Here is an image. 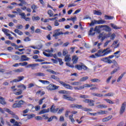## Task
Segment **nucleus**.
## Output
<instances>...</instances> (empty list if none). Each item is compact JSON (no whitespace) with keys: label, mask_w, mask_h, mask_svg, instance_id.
<instances>
[{"label":"nucleus","mask_w":126,"mask_h":126,"mask_svg":"<svg viewBox=\"0 0 126 126\" xmlns=\"http://www.w3.org/2000/svg\"><path fill=\"white\" fill-rule=\"evenodd\" d=\"M47 71H48V72H50V73H52V74H54V75L60 74V73L58 72H56L51 69H47Z\"/></svg>","instance_id":"27"},{"label":"nucleus","mask_w":126,"mask_h":126,"mask_svg":"<svg viewBox=\"0 0 126 126\" xmlns=\"http://www.w3.org/2000/svg\"><path fill=\"white\" fill-rule=\"evenodd\" d=\"M31 7L32 9V10L37 9V8H38V7L37 6V5H36L34 4L32 5Z\"/></svg>","instance_id":"62"},{"label":"nucleus","mask_w":126,"mask_h":126,"mask_svg":"<svg viewBox=\"0 0 126 126\" xmlns=\"http://www.w3.org/2000/svg\"><path fill=\"white\" fill-rule=\"evenodd\" d=\"M70 108H72L73 109H82L83 111L85 112H88V108H84L82 107V105L76 104H72L69 105Z\"/></svg>","instance_id":"2"},{"label":"nucleus","mask_w":126,"mask_h":126,"mask_svg":"<svg viewBox=\"0 0 126 126\" xmlns=\"http://www.w3.org/2000/svg\"><path fill=\"white\" fill-rule=\"evenodd\" d=\"M93 31H98V27H95V28H94V29L93 28H91L90 30V32L89 33V35H92V36H94V35H95V32H93Z\"/></svg>","instance_id":"16"},{"label":"nucleus","mask_w":126,"mask_h":126,"mask_svg":"<svg viewBox=\"0 0 126 126\" xmlns=\"http://www.w3.org/2000/svg\"><path fill=\"white\" fill-rule=\"evenodd\" d=\"M44 51L45 52H43V54L44 55L45 57H47V58L53 57V54H52L54 52V49L53 48H51V50L47 49Z\"/></svg>","instance_id":"3"},{"label":"nucleus","mask_w":126,"mask_h":126,"mask_svg":"<svg viewBox=\"0 0 126 126\" xmlns=\"http://www.w3.org/2000/svg\"><path fill=\"white\" fill-rule=\"evenodd\" d=\"M72 61L73 62V63H77L78 61V57L76 56H73Z\"/></svg>","instance_id":"26"},{"label":"nucleus","mask_w":126,"mask_h":126,"mask_svg":"<svg viewBox=\"0 0 126 126\" xmlns=\"http://www.w3.org/2000/svg\"><path fill=\"white\" fill-rule=\"evenodd\" d=\"M19 64L21 65V66H25V65H27L28 64V63L25 62L24 63H20Z\"/></svg>","instance_id":"58"},{"label":"nucleus","mask_w":126,"mask_h":126,"mask_svg":"<svg viewBox=\"0 0 126 126\" xmlns=\"http://www.w3.org/2000/svg\"><path fill=\"white\" fill-rule=\"evenodd\" d=\"M16 28L18 30L19 29L20 30H21V29L23 28V26H22V25H18L16 26Z\"/></svg>","instance_id":"61"},{"label":"nucleus","mask_w":126,"mask_h":126,"mask_svg":"<svg viewBox=\"0 0 126 126\" xmlns=\"http://www.w3.org/2000/svg\"><path fill=\"white\" fill-rule=\"evenodd\" d=\"M15 10H16L18 14H19V15L22 13V10H21V9L19 8H16L15 9Z\"/></svg>","instance_id":"53"},{"label":"nucleus","mask_w":126,"mask_h":126,"mask_svg":"<svg viewBox=\"0 0 126 126\" xmlns=\"http://www.w3.org/2000/svg\"><path fill=\"white\" fill-rule=\"evenodd\" d=\"M47 13L49 15L50 17L54 16V13H53V11H52V10H49L47 12Z\"/></svg>","instance_id":"50"},{"label":"nucleus","mask_w":126,"mask_h":126,"mask_svg":"<svg viewBox=\"0 0 126 126\" xmlns=\"http://www.w3.org/2000/svg\"><path fill=\"white\" fill-rule=\"evenodd\" d=\"M104 30L105 31H106V32H111V31H112V29H111V28L107 25L104 27Z\"/></svg>","instance_id":"36"},{"label":"nucleus","mask_w":126,"mask_h":126,"mask_svg":"<svg viewBox=\"0 0 126 126\" xmlns=\"http://www.w3.org/2000/svg\"><path fill=\"white\" fill-rule=\"evenodd\" d=\"M104 17H105V19H106L107 20H112L114 19L113 16H108L107 15H105L104 16Z\"/></svg>","instance_id":"39"},{"label":"nucleus","mask_w":126,"mask_h":126,"mask_svg":"<svg viewBox=\"0 0 126 126\" xmlns=\"http://www.w3.org/2000/svg\"><path fill=\"white\" fill-rule=\"evenodd\" d=\"M30 58L27 57L26 55H22L20 58V62H28Z\"/></svg>","instance_id":"17"},{"label":"nucleus","mask_w":126,"mask_h":126,"mask_svg":"<svg viewBox=\"0 0 126 126\" xmlns=\"http://www.w3.org/2000/svg\"><path fill=\"white\" fill-rule=\"evenodd\" d=\"M89 106H94V100H90L89 102Z\"/></svg>","instance_id":"63"},{"label":"nucleus","mask_w":126,"mask_h":126,"mask_svg":"<svg viewBox=\"0 0 126 126\" xmlns=\"http://www.w3.org/2000/svg\"><path fill=\"white\" fill-rule=\"evenodd\" d=\"M88 78H89L88 76L83 77L80 79V81H81L82 82L86 81V80H87V79H88Z\"/></svg>","instance_id":"46"},{"label":"nucleus","mask_w":126,"mask_h":126,"mask_svg":"<svg viewBox=\"0 0 126 126\" xmlns=\"http://www.w3.org/2000/svg\"><path fill=\"white\" fill-rule=\"evenodd\" d=\"M94 14H95V15H102V12L100 11L94 10Z\"/></svg>","instance_id":"44"},{"label":"nucleus","mask_w":126,"mask_h":126,"mask_svg":"<svg viewBox=\"0 0 126 126\" xmlns=\"http://www.w3.org/2000/svg\"><path fill=\"white\" fill-rule=\"evenodd\" d=\"M112 68H114V67H116V68L114 69L111 73L110 74H114V73H116L118 71V70H120V66H119V64L117 62H115L114 63V65L111 66Z\"/></svg>","instance_id":"5"},{"label":"nucleus","mask_w":126,"mask_h":126,"mask_svg":"<svg viewBox=\"0 0 126 126\" xmlns=\"http://www.w3.org/2000/svg\"><path fill=\"white\" fill-rule=\"evenodd\" d=\"M60 31H61V29H60L56 30L54 31V34H53V37H55L56 38L58 37V36H60V35H63V32Z\"/></svg>","instance_id":"10"},{"label":"nucleus","mask_w":126,"mask_h":126,"mask_svg":"<svg viewBox=\"0 0 126 126\" xmlns=\"http://www.w3.org/2000/svg\"><path fill=\"white\" fill-rule=\"evenodd\" d=\"M24 42H29L31 41V39L30 38H29V37H26L25 38V39H24Z\"/></svg>","instance_id":"64"},{"label":"nucleus","mask_w":126,"mask_h":126,"mask_svg":"<svg viewBox=\"0 0 126 126\" xmlns=\"http://www.w3.org/2000/svg\"><path fill=\"white\" fill-rule=\"evenodd\" d=\"M35 120L36 121H42L43 120V118L41 116H36L35 117Z\"/></svg>","instance_id":"60"},{"label":"nucleus","mask_w":126,"mask_h":126,"mask_svg":"<svg viewBox=\"0 0 126 126\" xmlns=\"http://www.w3.org/2000/svg\"><path fill=\"white\" fill-rule=\"evenodd\" d=\"M35 76H45V73L38 72L34 74Z\"/></svg>","instance_id":"43"},{"label":"nucleus","mask_w":126,"mask_h":126,"mask_svg":"<svg viewBox=\"0 0 126 126\" xmlns=\"http://www.w3.org/2000/svg\"><path fill=\"white\" fill-rule=\"evenodd\" d=\"M94 85H89L88 84H86L82 86V89H84V88H89L90 87H92L93 86H94Z\"/></svg>","instance_id":"25"},{"label":"nucleus","mask_w":126,"mask_h":126,"mask_svg":"<svg viewBox=\"0 0 126 126\" xmlns=\"http://www.w3.org/2000/svg\"><path fill=\"white\" fill-rule=\"evenodd\" d=\"M37 65H39L38 63H31L29 64L27 66V67H32V69H34V67H36Z\"/></svg>","instance_id":"20"},{"label":"nucleus","mask_w":126,"mask_h":126,"mask_svg":"<svg viewBox=\"0 0 126 126\" xmlns=\"http://www.w3.org/2000/svg\"><path fill=\"white\" fill-rule=\"evenodd\" d=\"M110 48H107L104 49L103 51L102 50V55L104 56H107L108 54L112 52V50H109Z\"/></svg>","instance_id":"13"},{"label":"nucleus","mask_w":126,"mask_h":126,"mask_svg":"<svg viewBox=\"0 0 126 126\" xmlns=\"http://www.w3.org/2000/svg\"><path fill=\"white\" fill-rule=\"evenodd\" d=\"M101 62H103V63H113V61L112 60L109 59V58H102L100 59Z\"/></svg>","instance_id":"14"},{"label":"nucleus","mask_w":126,"mask_h":126,"mask_svg":"<svg viewBox=\"0 0 126 126\" xmlns=\"http://www.w3.org/2000/svg\"><path fill=\"white\" fill-rule=\"evenodd\" d=\"M91 81L92 82H101V80H99L97 78H94V79H93L91 80Z\"/></svg>","instance_id":"51"},{"label":"nucleus","mask_w":126,"mask_h":126,"mask_svg":"<svg viewBox=\"0 0 126 126\" xmlns=\"http://www.w3.org/2000/svg\"><path fill=\"white\" fill-rule=\"evenodd\" d=\"M25 103V101L24 100H21L19 101L18 103H14L13 104V108H21V107H22V105Z\"/></svg>","instance_id":"9"},{"label":"nucleus","mask_w":126,"mask_h":126,"mask_svg":"<svg viewBox=\"0 0 126 126\" xmlns=\"http://www.w3.org/2000/svg\"><path fill=\"white\" fill-rule=\"evenodd\" d=\"M38 81L42 84H50V82L47 80H39Z\"/></svg>","instance_id":"33"},{"label":"nucleus","mask_w":126,"mask_h":126,"mask_svg":"<svg viewBox=\"0 0 126 126\" xmlns=\"http://www.w3.org/2000/svg\"><path fill=\"white\" fill-rule=\"evenodd\" d=\"M95 56L96 58H100V57H104L102 52V50H99L97 51V53H95Z\"/></svg>","instance_id":"18"},{"label":"nucleus","mask_w":126,"mask_h":126,"mask_svg":"<svg viewBox=\"0 0 126 126\" xmlns=\"http://www.w3.org/2000/svg\"><path fill=\"white\" fill-rule=\"evenodd\" d=\"M14 32L15 33H17V34H18V35H23V32L20 31H19L18 29H15L14 30Z\"/></svg>","instance_id":"42"},{"label":"nucleus","mask_w":126,"mask_h":126,"mask_svg":"<svg viewBox=\"0 0 126 126\" xmlns=\"http://www.w3.org/2000/svg\"><path fill=\"white\" fill-rule=\"evenodd\" d=\"M71 85H74L75 86H79L80 83L79 82H73L71 83Z\"/></svg>","instance_id":"48"},{"label":"nucleus","mask_w":126,"mask_h":126,"mask_svg":"<svg viewBox=\"0 0 126 126\" xmlns=\"http://www.w3.org/2000/svg\"><path fill=\"white\" fill-rule=\"evenodd\" d=\"M59 93L60 94H69L71 93L69 91H66L65 90H61L59 92Z\"/></svg>","instance_id":"24"},{"label":"nucleus","mask_w":126,"mask_h":126,"mask_svg":"<svg viewBox=\"0 0 126 126\" xmlns=\"http://www.w3.org/2000/svg\"><path fill=\"white\" fill-rule=\"evenodd\" d=\"M59 111V108H55V106L52 105L50 108V112L51 113H57V111Z\"/></svg>","instance_id":"21"},{"label":"nucleus","mask_w":126,"mask_h":126,"mask_svg":"<svg viewBox=\"0 0 126 126\" xmlns=\"http://www.w3.org/2000/svg\"><path fill=\"white\" fill-rule=\"evenodd\" d=\"M126 74V72H124L117 79V82H120V81H121V80H122V79H123V77H124V76H125V74Z\"/></svg>","instance_id":"22"},{"label":"nucleus","mask_w":126,"mask_h":126,"mask_svg":"<svg viewBox=\"0 0 126 126\" xmlns=\"http://www.w3.org/2000/svg\"><path fill=\"white\" fill-rule=\"evenodd\" d=\"M109 37L110 34H106V33L102 32L99 35L98 39H101V42H103L104 39H106V38H109Z\"/></svg>","instance_id":"7"},{"label":"nucleus","mask_w":126,"mask_h":126,"mask_svg":"<svg viewBox=\"0 0 126 126\" xmlns=\"http://www.w3.org/2000/svg\"><path fill=\"white\" fill-rule=\"evenodd\" d=\"M115 95V93H109L108 94H106L104 95L106 97H113Z\"/></svg>","instance_id":"41"},{"label":"nucleus","mask_w":126,"mask_h":126,"mask_svg":"<svg viewBox=\"0 0 126 126\" xmlns=\"http://www.w3.org/2000/svg\"><path fill=\"white\" fill-rule=\"evenodd\" d=\"M104 100L106 101V102H107L108 104H114V102L113 101L111 100V99H104Z\"/></svg>","instance_id":"49"},{"label":"nucleus","mask_w":126,"mask_h":126,"mask_svg":"<svg viewBox=\"0 0 126 126\" xmlns=\"http://www.w3.org/2000/svg\"><path fill=\"white\" fill-rule=\"evenodd\" d=\"M126 102H124L122 103L121 107L120 110V114L123 115V113L126 111Z\"/></svg>","instance_id":"11"},{"label":"nucleus","mask_w":126,"mask_h":126,"mask_svg":"<svg viewBox=\"0 0 126 126\" xmlns=\"http://www.w3.org/2000/svg\"><path fill=\"white\" fill-rule=\"evenodd\" d=\"M2 32H3V33H4V34H5V35H6V36H7V34H9V33L10 32V31L8 29H2Z\"/></svg>","instance_id":"35"},{"label":"nucleus","mask_w":126,"mask_h":126,"mask_svg":"<svg viewBox=\"0 0 126 126\" xmlns=\"http://www.w3.org/2000/svg\"><path fill=\"white\" fill-rule=\"evenodd\" d=\"M109 37H110V40H114L115 39V38L116 37V34L115 33H112L110 36V33H109Z\"/></svg>","instance_id":"52"},{"label":"nucleus","mask_w":126,"mask_h":126,"mask_svg":"<svg viewBox=\"0 0 126 126\" xmlns=\"http://www.w3.org/2000/svg\"><path fill=\"white\" fill-rule=\"evenodd\" d=\"M73 115H70L69 116V120L71 121V122H72V123H74V122H75V120H74V119H73Z\"/></svg>","instance_id":"56"},{"label":"nucleus","mask_w":126,"mask_h":126,"mask_svg":"<svg viewBox=\"0 0 126 126\" xmlns=\"http://www.w3.org/2000/svg\"><path fill=\"white\" fill-rule=\"evenodd\" d=\"M111 47L114 48V49H117V48H119V47H120V43L119 42V40H116L114 41L112 44L111 45Z\"/></svg>","instance_id":"12"},{"label":"nucleus","mask_w":126,"mask_h":126,"mask_svg":"<svg viewBox=\"0 0 126 126\" xmlns=\"http://www.w3.org/2000/svg\"><path fill=\"white\" fill-rule=\"evenodd\" d=\"M32 20L33 21L40 20V17L38 16L36 17L33 16L32 17Z\"/></svg>","instance_id":"45"},{"label":"nucleus","mask_w":126,"mask_h":126,"mask_svg":"<svg viewBox=\"0 0 126 126\" xmlns=\"http://www.w3.org/2000/svg\"><path fill=\"white\" fill-rule=\"evenodd\" d=\"M21 16V18L22 19H24L25 17H26V15H25V13L22 12L19 15Z\"/></svg>","instance_id":"59"},{"label":"nucleus","mask_w":126,"mask_h":126,"mask_svg":"<svg viewBox=\"0 0 126 126\" xmlns=\"http://www.w3.org/2000/svg\"><path fill=\"white\" fill-rule=\"evenodd\" d=\"M111 43V40H107L104 44L103 47H106L108 45H109V43Z\"/></svg>","instance_id":"57"},{"label":"nucleus","mask_w":126,"mask_h":126,"mask_svg":"<svg viewBox=\"0 0 126 126\" xmlns=\"http://www.w3.org/2000/svg\"><path fill=\"white\" fill-rule=\"evenodd\" d=\"M11 91L13 92V93H14L15 95H21V94L23 93V91H22L21 89H19L18 90H17V89L15 88V86L11 87Z\"/></svg>","instance_id":"1"},{"label":"nucleus","mask_w":126,"mask_h":126,"mask_svg":"<svg viewBox=\"0 0 126 126\" xmlns=\"http://www.w3.org/2000/svg\"><path fill=\"white\" fill-rule=\"evenodd\" d=\"M108 113V111L105 110H100L97 112V115H106Z\"/></svg>","instance_id":"31"},{"label":"nucleus","mask_w":126,"mask_h":126,"mask_svg":"<svg viewBox=\"0 0 126 126\" xmlns=\"http://www.w3.org/2000/svg\"><path fill=\"white\" fill-rule=\"evenodd\" d=\"M92 95L96 97H103V94H100L93 93Z\"/></svg>","instance_id":"54"},{"label":"nucleus","mask_w":126,"mask_h":126,"mask_svg":"<svg viewBox=\"0 0 126 126\" xmlns=\"http://www.w3.org/2000/svg\"><path fill=\"white\" fill-rule=\"evenodd\" d=\"M49 112H50V109L49 108L47 109H43L39 112V114L43 115V114H46V113H49Z\"/></svg>","instance_id":"19"},{"label":"nucleus","mask_w":126,"mask_h":126,"mask_svg":"<svg viewBox=\"0 0 126 126\" xmlns=\"http://www.w3.org/2000/svg\"><path fill=\"white\" fill-rule=\"evenodd\" d=\"M120 53H121V51H118L114 53V55H115L114 56L116 59H119V58H120V55H119Z\"/></svg>","instance_id":"38"},{"label":"nucleus","mask_w":126,"mask_h":126,"mask_svg":"<svg viewBox=\"0 0 126 126\" xmlns=\"http://www.w3.org/2000/svg\"><path fill=\"white\" fill-rule=\"evenodd\" d=\"M17 88H22L23 90H26V86L23 84H21L17 86Z\"/></svg>","instance_id":"28"},{"label":"nucleus","mask_w":126,"mask_h":126,"mask_svg":"<svg viewBox=\"0 0 126 126\" xmlns=\"http://www.w3.org/2000/svg\"><path fill=\"white\" fill-rule=\"evenodd\" d=\"M108 106L105 104H99L96 106V108H98V109H101L102 108H106Z\"/></svg>","instance_id":"34"},{"label":"nucleus","mask_w":126,"mask_h":126,"mask_svg":"<svg viewBox=\"0 0 126 126\" xmlns=\"http://www.w3.org/2000/svg\"><path fill=\"white\" fill-rule=\"evenodd\" d=\"M75 67L78 70H81L82 69V65L77 64L75 66Z\"/></svg>","instance_id":"47"},{"label":"nucleus","mask_w":126,"mask_h":126,"mask_svg":"<svg viewBox=\"0 0 126 126\" xmlns=\"http://www.w3.org/2000/svg\"><path fill=\"white\" fill-rule=\"evenodd\" d=\"M63 99H64V100H67L68 101H71V102H74V101H76V99L72 97L70 95H68L67 94H63Z\"/></svg>","instance_id":"6"},{"label":"nucleus","mask_w":126,"mask_h":126,"mask_svg":"<svg viewBox=\"0 0 126 126\" xmlns=\"http://www.w3.org/2000/svg\"><path fill=\"white\" fill-rule=\"evenodd\" d=\"M104 23H106V21L104 20H93L92 21L91 24H90V26H94L95 24H104Z\"/></svg>","instance_id":"4"},{"label":"nucleus","mask_w":126,"mask_h":126,"mask_svg":"<svg viewBox=\"0 0 126 126\" xmlns=\"http://www.w3.org/2000/svg\"><path fill=\"white\" fill-rule=\"evenodd\" d=\"M23 79H24V76H19L17 77V79H15L11 81L10 83H12V82H19L20 81H22V80H23Z\"/></svg>","instance_id":"15"},{"label":"nucleus","mask_w":126,"mask_h":126,"mask_svg":"<svg viewBox=\"0 0 126 126\" xmlns=\"http://www.w3.org/2000/svg\"><path fill=\"white\" fill-rule=\"evenodd\" d=\"M74 89L75 90H82V86H76V87H74Z\"/></svg>","instance_id":"55"},{"label":"nucleus","mask_w":126,"mask_h":126,"mask_svg":"<svg viewBox=\"0 0 126 126\" xmlns=\"http://www.w3.org/2000/svg\"><path fill=\"white\" fill-rule=\"evenodd\" d=\"M51 78H52V79H54V80H56V81H60V78L54 75H51Z\"/></svg>","instance_id":"29"},{"label":"nucleus","mask_w":126,"mask_h":126,"mask_svg":"<svg viewBox=\"0 0 126 126\" xmlns=\"http://www.w3.org/2000/svg\"><path fill=\"white\" fill-rule=\"evenodd\" d=\"M0 104L3 105L4 106L6 105V102L4 100V98L1 96H0Z\"/></svg>","instance_id":"23"},{"label":"nucleus","mask_w":126,"mask_h":126,"mask_svg":"<svg viewBox=\"0 0 126 126\" xmlns=\"http://www.w3.org/2000/svg\"><path fill=\"white\" fill-rule=\"evenodd\" d=\"M37 95H40V96H43V95H45V93L44 91H42L41 90H39L36 92Z\"/></svg>","instance_id":"30"},{"label":"nucleus","mask_w":126,"mask_h":126,"mask_svg":"<svg viewBox=\"0 0 126 126\" xmlns=\"http://www.w3.org/2000/svg\"><path fill=\"white\" fill-rule=\"evenodd\" d=\"M46 88L47 90L49 91H53V90H56V89H58V88H59V87L54 85L53 84H50L46 87Z\"/></svg>","instance_id":"8"},{"label":"nucleus","mask_w":126,"mask_h":126,"mask_svg":"<svg viewBox=\"0 0 126 126\" xmlns=\"http://www.w3.org/2000/svg\"><path fill=\"white\" fill-rule=\"evenodd\" d=\"M64 87L67 89H70V90H72L73 89V87H72V86H70L69 84H67L66 83L65 84Z\"/></svg>","instance_id":"32"},{"label":"nucleus","mask_w":126,"mask_h":126,"mask_svg":"<svg viewBox=\"0 0 126 126\" xmlns=\"http://www.w3.org/2000/svg\"><path fill=\"white\" fill-rule=\"evenodd\" d=\"M71 60V58L69 56V55H67L66 56H65L64 61L65 62H70Z\"/></svg>","instance_id":"37"},{"label":"nucleus","mask_w":126,"mask_h":126,"mask_svg":"<svg viewBox=\"0 0 126 126\" xmlns=\"http://www.w3.org/2000/svg\"><path fill=\"white\" fill-rule=\"evenodd\" d=\"M4 110L5 112H7V113H8V114H10V115H14L13 112L11 111L8 108H4Z\"/></svg>","instance_id":"40"}]
</instances>
